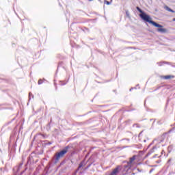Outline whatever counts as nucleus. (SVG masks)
Instances as JSON below:
<instances>
[{
	"mask_svg": "<svg viewBox=\"0 0 175 175\" xmlns=\"http://www.w3.org/2000/svg\"><path fill=\"white\" fill-rule=\"evenodd\" d=\"M140 18L145 21V23H149V24H152L154 27H156L157 29V32H160L161 33H166L167 32V29L163 28V26L157 23L155 21H152L151 16L150 15L146 14V12L139 14Z\"/></svg>",
	"mask_w": 175,
	"mask_h": 175,
	"instance_id": "nucleus-1",
	"label": "nucleus"
},
{
	"mask_svg": "<svg viewBox=\"0 0 175 175\" xmlns=\"http://www.w3.org/2000/svg\"><path fill=\"white\" fill-rule=\"evenodd\" d=\"M72 146H66L63 150H62L60 152H57L55 155V163H58V161H59L60 158H63L64 155L69 151V149L71 148Z\"/></svg>",
	"mask_w": 175,
	"mask_h": 175,
	"instance_id": "nucleus-2",
	"label": "nucleus"
},
{
	"mask_svg": "<svg viewBox=\"0 0 175 175\" xmlns=\"http://www.w3.org/2000/svg\"><path fill=\"white\" fill-rule=\"evenodd\" d=\"M121 166L118 165L113 171L111 172L109 175H118V173L121 172Z\"/></svg>",
	"mask_w": 175,
	"mask_h": 175,
	"instance_id": "nucleus-3",
	"label": "nucleus"
},
{
	"mask_svg": "<svg viewBox=\"0 0 175 175\" xmlns=\"http://www.w3.org/2000/svg\"><path fill=\"white\" fill-rule=\"evenodd\" d=\"M164 9L165 10H167V12H170L171 13H175V11L172 10V8H169V6H167V5H165Z\"/></svg>",
	"mask_w": 175,
	"mask_h": 175,
	"instance_id": "nucleus-4",
	"label": "nucleus"
},
{
	"mask_svg": "<svg viewBox=\"0 0 175 175\" xmlns=\"http://www.w3.org/2000/svg\"><path fill=\"white\" fill-rule=\"evenodd\" d=\"M163 79H165V80H169L170 79H174V75H165L163 77Z\"/></svg>",
	"mask_w": 175,
	"mask_h": 175,
	"instance_id": "nucleus-5",
	"label": "nucleus"
},
{
	"mask_svg": "<svg viewBox=\"0 0 175 175\" xmlns=\"http://www.w3.org/2000/svg\"><path fill=\"white\" fill-rule=\"evenodd\" d=\"M136 159V155L133 156L132 157L130 158L129 162L128 163L129 165H131V163Z\"/></svg>",
	"mask_w": 175,
	"mask_h": 175,
	"instance_id": "nucleus-6",
	"label": "nucleus"
},
{
	"mask_svg": "<svg viewBox=\"0 0 175 175\" xmlns=\"http://www.w3.org/2000/svg\"><path fill=\"white\" fill-rule=\"evenodd\" d=\"M155 148H157V147L154 146V147L150 150V152L148 153V155H151V154H152V152H154V150H155Z\"/></svg>",
	"mask_w": 175,
	"mask_h": 175,
	"instance_id": "nucleus-7",
	"label": "nucleus"
},
{
	"mask_svg": "<svg viewBox=\"0 0 175 175\" xmlns=\"http://www.w3.org/2000/svg\"><path fill=\"white\" fill-rule=\"evenodd\" d=\"M137 10L140 13V14H143V13H144V11H143L142 10H141L140 8L139 7H136Z\"/></svg>",
	"mask_w": 175,
	"mask_h": 175,
	"instance_id": "nucleus-8",
	"label": "nucleus"
},
{
	"mask_svg": "<svg viewBox=\"0 0 175 175\" xmlns=\"http://www.w3.org/2000/svg\"><path fill=\"white\" fill-rule=\"evenodd\" d=\"M31 98H33V96L32 95V93H29V100H31Z\"/></svg>",
	"mask_w": 175,
	"mask_h": 175,
	"instance_id": "nucleus-9",
	"label": "nucleus"
},
{
	"mask_svg": "<svg viewBox=\"0 0 175 175\" xmlns=\"http://www.w3.org/2000/svg\"><path fill=\"white\" fill-rule=\"evenodd\" d=\"M38 84H39V85L43 84V80H42V79H39V80H38Z\"/></svg>",
	"mask_w": 175,
	"mask_h": 175,
	"instance_id": "nucleus-10",
	"label": "nucleus"
},
{
	"mask_svg": "<svg viewBox=\"0 0 175 175\" xmlns=\"http://www.w3.org/2000/svg\"><path fill=\"white\" fill-rule=\"evenodd\" d=\"M81 167H83V163H80V164L78 167L79 169H81Z\"/></svg>",
	"mask_w": 175,
	"mask_h": 175,
	"instance_id": "nucleus-11",
	"label": "nucleus"
},
{
	"mask_svg": "<svg viewBox=\"0 0 175 175\" xmlns=\"http://www.w3.org/2000/svg\"><path fill=\"white\" fill-rule=\"evenodd\" d=\"M39 136H41L42 137H43L44 139V135L43 134H39Z\"/></svg>",
	"mask_w": 175,
	"mask_h": 175,
	"instance_id": "nucleus-12",
	"label": "nucleus"
},
{
	"mask_svg": "<svg viewBox=\"0 0 175 175\" xmlns=\"http://www.w3.org/2000/svg\"><path fill=\"white\" fill-rule=\"evenodd\" d=\"M126 16H127V17H129V12H126Z\"/></svg>",
	"mask_w": 175,
	"mask_h": 175,
	"instance_id": "nucleus-13",
	"label": "nucleus"
},
{
	"mask_svg": "<svg viewBox=\"0 0 175 175\" xmlns=\"http://www.w3.org/2000/svg\"><path fill=\"white\" fill-rule=\"evenodd\" d=\"M105 3H107V5H110V2L109 1H105Z\"/></svg>",
	"mask_w": 175,
	"mask_h": 175,
	"instance_id": "nucleus-14",
	"label": "nucleus"
},
{
	"mask_svg": "<svg viewBox=\"0 0 175 175\" xmlns=\"http://www.w3.org/2000/svg\"><path fill=\"white\" fill-rule=\"evenodd\" d=\"M159 66H162V63H157Z\"/></svg>",
	"mask_w": 175,
	"mask_h": 175,
	"instance_id": "nucleus-15",
	"label": "nucleus"
},
{
	"mask_svg": "<svg viewBox=\"0 0 175 175\" xmlns=\"http://www.w3.org/2000/svg\"><path fill=\"white\" fill-rule=\"evenodd\" d=\"M157 157H158V154H155L154 156H153V158H157Z\"/></svg>",
	"mask_w": 175,
	"mask_h": 175,
	"instance_id": "nucleus-16",
	"label": "nucleus"
},
{
	"mask_svg": "<svg viewBox=\"0 0 175 175\" xmlns=\"http://www.w3.org/2000/svg\"><path fill=\"white\" fill-rule=\"evenodd\" d=\"M21 166H23V163H21L19 165V167H21Z\"/></svg>",
	"mask_w": 175,
	"mask_h": 175,
	"instance_id": "nucleus-17",
	"label": "nucleus"
},
{
	"mask_svg": "<svg viewBox=\"0 0 175 175\" xmlns=\"http://www.w3.org/2000/svg\"><path fill=\"white\" fill-rule=\"evenodd\" d=\"M152 170H154V169L150 170V173H152Z\"/></svg>",
	"mask_w": 175,
	"mask_h": 175,
	"instance_id": "nucleus-18",
	"label": "nucleus"
},
{
	"mask_svg": "<svg viewBox=\"0 0 175 175\" xmlns=\"http://www.w3.org/2000/svg\"><path fill=\"white\" fill-rule=\"evenodd\" d=\"M163 154V150L161 152V154Z\"/></svg>",
	"mask_w": 175,
	"mask_h": 175,
	"instance_id": "nucleus-19",
	"label": "nucleus"
},
{
	"mask_svg": "<svg viewBox=\"0 0 175 175\" xmlns=\"http://www.w3.org/2000/svg\"><path fill=\"white\" fill-rule=\"evenodd\" d=\"M173 21H175V18L173 19Z\"/></svg>",
	"mask_w": 175,
	"mask_h": 175,
	"instance_id": "nucleus-20",
	"label": "nucleus"
},
{
	"mask_svg": "<svg viewBox=\"0 0 175 175\" xmlns=\"http://www.w3.org/2000/svg\"><path fill=\"white\" fill-rule=\"evenodd\" d=\"M49 144H51V142H49Z\"/></svg>",
	"mask_w": 175,
	"mask_h": 175,
	"instance_id": "nucleus-21",
	"label": "nucleus"
},
{
	"mask_svg": "<svg viewBox=\"0 0 175 175\" xmlns=\"http://www.w3.org/2000/svg\"><path fill=\"white\" fill-rule=\"evenodd\" d=\"M90 1H93V0H89Z\"/></svg>",
	"mask_w": 175,
	"mask_h": 175,
	"instance_id": "nucleus-22",
	"label": "nucleus"
}]
</instances>
